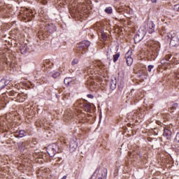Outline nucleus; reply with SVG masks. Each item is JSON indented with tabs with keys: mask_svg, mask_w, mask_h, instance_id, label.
<instances>
[{
	"mask_svg": "<svg viewBox=\"0 0 179 179\" xmlns=\"http://www.w3.org/2000/svg\"><path fill=\"white\" fill-rule=\"evenodd\" d=\"M74 112H72V110L64 112V121L65 122H69L71 120H73V118H76L80 122H83L85 118H86V114L82 111L90 113L92 111V106L87 101L79 99L74 103Z\"/></svg>",
	"mask_w": 179,
	"mask_h": 179,
	"instance_id": "1",
	"label": "nucleus"
},
{
	"mask_svg": "<svg viewBox=\"0 0 179 179\" xmlns=\"http://www.w3.org/2000/svg\"><path fill=\"white\" fill-rule=\"evenodd\" d=\"M87 73L92 79H97L100 76H106L107 70L101 61L96 60L87 68Z\"/></svg>",
	"mask_w": 179,
	"mask_h": 179,
	"instance_id": "2",
	"label": "nucleus"
},
{
	"mask_svg": "<svg viewBox=\"0 0 179 179\" xmlns=\"http://www.w3.org/2000/svg\"><path fill=\"white\" fill-rule=\"evenodd\" d=\"M10 55L6 51H0V69L2 68H10V69H15L16 64L15 62L10 61L9 57Z\"/></svg>",
	"mask_w": 179,
	"mask_h": 179,
	"instance_id": "3",
	"label": "nucleus"
},
{
	"mask_svg": "<svg viewBox=\"0 0 179 179\" xmlns=\"http://www.w3.org/2000/svg\"><path fill=\"white\" fill-rule=\"evenodd\" d=\"M57 29L54 24H48L45 26V28H41L38 33L39 38H45L48 37V34H52L54 33Z\"/></svg>",
	"mask_w": 179,
	"mask_h": 179,
	"instance_id": "4",
	"label": "nucleus"
},
{
	"mask_svg": "<svg viewBox=\"0 0 179 179\" xmlns=\"http://www.w3.org/2000/svg\"><path fill=\"white\" fill-rule=\"evenodd\" d=\"M20 17H22L23 22H31L34 19L36 12L31 9L24 8L20 11Z\"/></svg>",
	"mask_w": 179,
	"mask_h": 179,
	"instance_id": "5",
	"label": "nucleus"
},
{
	"mask_svg": "<svg viewBox=\"0 0 179 179\" xmlns=\"http://www.w3.org/2000/svg\"><path fill=\"white\" fill-rule=\"evenodd\" d=\"M89 3V0H75L74 6L76 10L78 12H85L87 9V4Z\"/></svg>",
	"mask_w": 179,
	"mask_h": 179,
	"instance_id": "6",
	"label": "nucleus"
},
{
	"mask_svg": "<svg viewBox=\"0 0 179 179\" xmlns=\"http://www.w3.org/2000/svg\"><path fill=\"white\" fill-rule=\"evenodd\" d=\"M9 95L12 96L14 101H17L18 103H23L27 99V94L24 93H17L15 91H11Z\"/></svg>",
	"mask_w": 179,
	"mask_h": 179,
	"instance_id": "7",
	"label": "nucleus"
},
{
	"mask_svg": "<svg viewBox=\"0 0 179 179\" xmlns=\"http://www.w3.org/2000/svg\"><path fill=\"white\" fill-rule=\"evenodd\" d=\"M97 27V33L98 36L101 41H108L110 40V36L107 34V32L104 31V28L101 26V24L98 23Z\"/></svg>",
	"mask_w": 179,
	"mask_h": 179,
	"instance_id": "8",
	"label": "nucleus"
},
{
	"mask_svg": "<svg viewBox=\"0 0 179 179\" xmlns=\"http://www.w3.org/2000/svg\"><path fill=\"white\" fill-rule=\"evenodd\" d=\"M89 47H90V41H83L78 44L77 51H78V52H81V54H86Z\"/></svg>",
	"mask_w": 179,
	"mask_h": 179,
	"instance_id": "9",
	"label": "nucleus"
},
{
	"mask_svg": "<svg viewBox=\"0 0 179 179\" xmlns=\"http://www.w3.org/2000/svg\"><path fill=\"white\" fill-rule=\"evenodd\" d=\"M17 147L21 153H26L30 148H33V145L30 143V141H25L18 143Z\"/></svg>",
	"mask_w": 179,
	"mask_h": 179,
	"instance_id": "10",
	"label": "nucleus"
},
{
	"mask_svg": "<svg viewBox=\"0 0 179 179\" xmlns=\"http://www.w3.org/2000/svg\"><path fill=\"white\" fill-rule=\"evenodd\" d=\"M6 123L2 119H0V134H2L3 138H8L10 131L6 129Z\"/></svg>",
	"mask_w": 179,
	"mask_h": 179,
	"instance_id": "11",
	"label": "nucleus"
},
{
	"mask_svg": "<svg viewBox=\"0 0 179 179\" xmlns=\"http://www.w3.org/2000/svg\"><path fill=\"white\" fill-rule=\"evenodd\" d=\"M125 59L127 66H131L132 65V63L134 62V59L132 58V51L129 50L125 54Z\"/></svg>",
	"mask_w": 179,
	"mask_h": 179,
	"instance_id": "12",
	"label": "nucleus"
},
{
	"mask_svg": "<svg viewBox=\"0 0 179 179\" xmlns=\"http://www.w3.org/2000/svg\"><path fill=\"white\" fill-rule=\"evenodd\" d=\"M170 47H178L179 45V38L177 35H173L171 36Z\"/></svg>",
	"mask_w": 179,
	"mask_h": 179,
	"instance_id": "13",
	"label": "nucleus"
},
{
	"mask_svg": "<svg viewBox=\"0 0 179 179\" xmlns=\"http://www.w3.org/2000/svg\"><path fill=\"white\" fill-rule=\"evenodd\" d=\"M143 37H145V31L141 32V31L138 30L137 34L134 36V43H139V41L143 39Z\"/></svg>",
	"mask_w": 179,
	"mask_h": 179,
	"instance_id": "14",
	"label": "nucleus"
},
{
	"mask_svg": "<svg viewBox=\"0 0 179 179\" xmlns=\"http://www.w3.org/2000/svg\"><path fill=\"white\" fill-rule=\"evenodd\" d=\"M55 148H57V145L49 146L47 148L48 154L49 155V156H50V157H52V156H55V153H57V150H55Z\"/></svg>",
	"mask_w": 179,
	"mask_h": 179,
	"instance_id": "15",
	"label": "nucleus"
},
{
	"mask_svg": "<svg viewBox=\"0 0 179 179\" xmlns=\"http://www.w3.org/2000/svg\"><path fill=\"white\" fill-rule=\"evenodd\" d=\"M150 44L152 48L153 51H160V43L156 41H151Z\"/></svg>",
	"mask_w": 179,
	"mask_h": 179,
	"instance_id": "16",
	"label": "nucleus"
},
{
	"mask_svg": "<svg viewBox=\"0 0 179 179\" xmlns=\"http://www.w3.org/2000/svg\"><path fill=\"white\" fill-rule=\"evenodd\" d=\"M48 171H50V169L45 167H41L39 169L38 171H37V174L41 177H45V174H47Z\"/></svg>",
	"mask_w": 179,
	"mask_h": 179,
	"instance_id": "17",
	"label": "nucleus"
},
{
	"mask_svg": "<svg viewBox=\"0 0 179 179\" xmlns=\"http://www.w3.org/2000/svg\"><path fill=\"white\" fill-rule=\"evenodd\" d=\"M155 23L152 21H150L148 24H147V29L148 30V33H150V34H152V33L155 32Z\"/></svg>",
	"mask_w": 179,
	"mask_h": 179,
	"instance_id": "18",
	"label": "nucleus"
},
{
	"mask_svg": "<svg viewBox=\"0 0 179 179\" xmlns=\"http://www.w3.org/2000/svg\"><path fill=\"white\" fill-rule=\"evenodd\" d=\"M70 152H75L76 149L78 148V143L75 141L74 140H70Z\"/></svg>",
	"mask_w": 179,
	"mask_h": 179,
	"instance_id": "19",
	"label": "nucleus"
},
{
	"mask_svg": "<svg viewBox=\"0 0 179 179\" xmlns=\"http://www.w3.org/2000/svg\"><path fill=\"white\" fill-rule=\"evenodd\" d=\"M164 136L166 138V139H171V130L169 129H164V133H163Z\"/></svg>",
	"mask_w": 179,
	"mask_h": 179,
	"instance_id": "20",
	"label": "nucleus"
},
{
	"mask_svg": "<svg viewBox=\"0 0 179 179\" xmlns=\"http://www.w3.org/2000/svg\"><path fill=\"white\" fill-rule=\"evenodd\" d=\"M14 136L15 138H23L24 136H26V131L24 130L17 131Z\"/></svg>",
	"mask_w": 179,
	"mask_h": 179,
	"instance_id": "21",
	"label": "nucleus"
},
{
	"mask_svg": "<svg viewBox=\"0 0 179 179\" xmlns=\"http://www.w3.org/2000/svg\"><path fill=\"white\" fill-rule=\"evenodd\" d=\"M20 51L21 54H27V52H29V48H27V45H21L20 47Z\"/></svg>",
	"mask_w": 179,
	"mask_h": 179,
	"instance_id": "22",
	"label": "nucleus"
},
{
	"mask_svg": "<svg viewBox=\"0 0 179 179\" xmlns=\"http://www.w3.org/2000/svg\"><path fill=\"white\" fill-rule=\"evenodd\" d=\"M12 10V9H9L8 8V7H3L1 9V13H3V15H5V13H6L7 15H5V16H10L9 15H12V13H10V11Z\"/></svg>",
	"mask_w": 179,
	"mask_h": 179,
	"instance_id": "23",
	"label": "nucleus"
},
{
	"mask_svg": "<svg viewBox=\"0 0 179 179\" xmlns=\"http://www.w3.org/2000/svg\"><path fill=\"white\" fill-rule=\"evenodd\" d=\"M52 65H54V64L50 60H45L43 63L44 68H52Z\"/></svg>",
	"mask_w": 179,
	"mask_h": 179,
	"instance_id": "24",
	"label": "nucleus"
},
{
	"mask_svg": "<svg viewBox=\"0 0 179 179\" xmlns=\"http://www.w3.org/2000/svg\"><path fill=\"white\" fill-rule=\"evenodd\" d=\"M35 125H36V127H37L38 128H41V127H44V120H38L35 122Z\"/></svg>",
	"mask_w": 179,
	"mask_h": 179,
	"instance_id": "25",
	"label": "nucleus"
},
{
	"mask_svg": "<svg viewBox=\"0 0 179 179\" xmlns=\"http://www.w3.org/2000/svg\"><path fill=\"white\" fill-rule=\"evenodd\" d=\"M64 83L66 86H71V85H73L71 78H66L64 80Z\"/></svg>",
	"mask_w": 179,
	"mask_h": 179,
	"instance_id": "26",
	"label": "nucleus"
},
{
	"mask_svg": "<svg viewBox=\"0 0 179 179\" xmlns=\"http://www.w3.org/2000/svg\"><path fill=\"white\" fill-rule=\"evenodd\" d=\"M39 16L41 17V20L42 22H43V23H45V22H47V20H48V15L43 14V13H40Z\"/></svg>",
	"mask_w": 179,
	"mask_h": 179,
	"instance_id": "27",
	"label": "nucleus"
},
{
	"mask_svg": "<svg viewBox=\"0 0 179 179\" xmlns=\"http://www.w3.org/2000/svg\"><path fill=\"white\" fill-rule=\"evenodd\" d=\"M178 108V104L177 103H175L172 105L171 108H169V113H174L175 110H177Z\"/></svg>",
	"mask_w": 179,
	"mask_h": 179,
	"instance_id": "28",
	"label": "nucleus"
},
{
	"mask_svg": "<svg viewBox=\"0 0 179 179\" xmlns=\"http://www.w3.org/2000/svg\"><path fill=\"white\" fill-rule=\"evenodd\" d=\"M5 107H6V102H5V100H3L1 96H0V110L5 108Z\"/></svg>",
	"mask_w": 179,
	"mask_h": 179,
	"instance_id": "29",
	"label": "nucleus"
},
{
	"mask_svg": "<svg viewBox=\"0 0 179 179\" xmlns=\"http://www.w3.org/2000/svg\"><path fill=\"white\" fill-rule=\"evenodd\" d=\"M61 75V72L59 71H53L51 73L50 76L53 78L54 79H57L59 76Z\"/></svg>",
	"mask_w": 179,
	"mask_h": 179,
	"instance_id": "30",
	"label": "nucleus"
},
{
	"mask_svg": "<svg viewBox=\"0 0 179 179\" xmlns=\"http://www.w3.org/2000/svg\"><path fill=\"white\" fill-rule=\"evenodd\" d=\"M121 54L120 52L113 55V62H117L118 61V58H120Z\"/></svg>",
	"mask_w": 179,
	"mask_h": 179,
	"instance_id": "31",
	"label": "nucleus"
},
{
	"mask_svg": "<svg viewBox=\"0 0 179 179\" xmlns=\"http://www.w3.org/2000/svg\"><path fill=\"white\" fill-rule=\"evenodd\" d=\"M106 13H108V15L113 13V8L111 7H108L105 9Z\"/></svg>",
	"mask_w": 179,
	"mask_h": 179,
	"instance_id": "32",
	"label": "nucleus"
},
{
	"mask_svg": "<svg viewBox=\"0 0 179 179\" xmlns=\"http://www.w3.org/2000/svg\"><path fill=\"white\" fill-rule=\"evenodd\" d=\"M169 59H170V57H166V59L161 60V64H169Z\"/></svg>",
	"mask_w": 179,
	"mask_h": 179,
	"instance_id": "33",
	"label": "nucleus"
},
{
	"mask_svg": "<svg viewBox=\"0 0 179 179\" xmlns=\"http://www.w3.org/2000/svg\"><path fill=\"white\" fill-rule=\"evenodd\" d=\"M77 64H79V59H74L71 62V65H76Z\"/></svg>",
	"mask_w": 179,
	"mask_h": 179,
	"instance_id": "34",
	"label": "nucleus"
},
{
	"mask_svg": "<svg viewBox=\"0 0 179 179\" xmlns=\"http://www.w3.org/2000/svg\"><path fill=\"white\" fill-rule=\"evenodd\" d=\"M112 52H113L111 50V48H110V46H109L108 48L107 54H106L108 58V57H110V55L112 54Z\"/></svg>",
	"mask_w": 179,
	"mask_h": 179,
	"instance_id": "35",
	"label": "nucleus"
},
{
	"mask_svg": "<svg viewBox=\"0 0 179 179\" xmlns=\"http://www.w3.org/2000/svg\"><path fill=\"white\" fill-rule=\"evenodd\" d=\"M38 2H41V3H43V5H46V3L48 2V0H37Z\"/></svg>",
	"mask_w": 179,
	"mask_h": 179,
	"instance_id": "36",
	"label": "nucleus"
},
{
	"mask_svg": "<svg viewBox=\"0 0 179 179\" xmlns=\"http://www.w3.org/2000/svg\"><path fill=\"white\" fill-rule=\"evenodd\" d=\"M153 68H155V66H153V65H149V66H148V72H152V69H153Z\"/></svg>",
	"mask_w": 179,
	"mask_h": 179,
	"instance_id": "37",
	"label": "nucleus"
},
{
	"mask_svg": "<svg viewBox=\"0 0 179 179\" xmlns=\"http://www.w3.org/2000/svg\"><path fill=\"white\" fill-rule=\"evenodd\" d=\"M173 10H176V12H179V5L178 4L175 5L173 6Z\"/></svg>",
	"mask_w": 179,
	"mask_h": 179,
	"instance_id": "38",
	"label": "nucleus"
},
{
	"mask_svg": "<svg viewBox=\"0 0 179 179\" xmlns=\"http://www.w3.org/2000/svg\"><path fill=\"white\" fill-rule=\"evenodd\" d=\"M30 143L32 145L33 148H34V145H37V141L34 138L32 139V142Z\"/></svg>",
	"mask_w": 179,
	"mask_h": 179,
	"instance_id": "39",
	"label": "nucleus"
},
{
	"mask_svg": "<svg viewBox=\"0 0 179 179\" xmlns=\"http://www.w3.org/2000/svg\"><path fill=\"white\" fill-rule=\"evenodd\" d=\"M6 85H4L3 81H0V89H3L5 87Z\"/></svg>",
	"mask_w": 179,
	"mask_h": 179,
	"instance_id": "40",
	"label": "nucleus"
},
{
	"mask_svg": "<svg viewBox=\"0 0 179 179\" xmlns=\"http://www.w3.org/2000/svg\"><path fill=\"white\" fill-rule=\"evenodd\" d=\"M60 141L61 142H63L64 145H66V139H65L64 137H61Z\"/></svg>",
	"mask_w": 179,
	"mask_h": 179,
	"instance_id": "41",
	"label": "nucleus"
},
{
	"mask_svg": "<svg viewBox=\"0 0 179 179\" xmlns=\"http://www.w3.org/2000/svg\"><path fill=\"white\" fill-rule=\"evenodd\" d=\"M175 141H176V142H179V133H178L175 137Z\"/></svg>",
	"mask_w": 179,
	"mask_h": 179,
	"instance_id": "42",
	"label": "nucleus"
},
{
	"mask_svg": "<svg viewBox=\"0 0 179 179\" xmlns=\"http://www.w3.org/2000/svg\"><path fill=\"white\" fill-rule=\"evenodd\" d=\"M15 89H17V90H20V84H16L15 85Z\"/></svg>",
	"mask_w": 179,
	"mask_h": 179,
	"instance_id": "43",
	"label": "nucleus"
},
{
	"mask_svg": "<svg viewBox=\"0 0 179 179\" xmlns=\"http://www.w3.org/2000/svg\"><path fill=\"white\" fill-rule=\"evenodd\" d=\"M87 97H89V99H93L94 96L92 94H88Z\"/></svg>",
	"mask_w": 179,
	"mask_h": 179,
	"instance_id": "44",
	"label": "nucleus"
},
{
	"mask_svg": "<svg viewBox=\"0 0 179 179\" xmlns=\"http://www.w3.org/2000/svg\"><path fill=\"white\" fill-rule=\"evenodd\" d=\"M152 3H156V2H157V0H151Z\"/></svg>",
	"mask_w": 179,
	"mask_h": 179,
	"instance_id": "45",
	"label": "nucleus"
},
{
	"mask_svg": "<svg viewBox=\"0 0 179 179\" xmlns=\"http://www.w3.org/2000/svg\"><path fill=\"white\" fill-rule=\"evenodd\" d=\"M61 179H66V176H64Z\"/></svg>",
	"mask_w": 179,
	"mask_h": 179,
	"instance_id": "46",
	"label": "nucleus"
},
{
	"mask_svg": "<svg viewBox=\"0 0 179 179\" xmlns=\"http://www.w3.org/2000/svg\"><path fill=\"white\" fill-rule=\"evenodd\" d=\"M43 83H47V80L45 79V80L43 81Z\"/></svg>",
	"mask_w": 179,
	"mask_h": 179,
	"instance_id": "47",
	"label": "nucleus"
},
{
	"mask_svg": "<svg viewBox=\"0 0 179 179\" xmlns=\"http://www.w3.org/2000/svg\"><path fill=\"white\" fill-rule=\"evenodd\" d=\"M142 71H143V73H145V69H143Z\"/></svg>",
	"mask_w": 179,
	"mask_h": 179,
	"instance_id": "48",
	"label": "nucleus"
},
{
	"mask_svg": "<svg viewBox=\"0 0 179 179\" xmlns=\"http://www.w3.org/2000/svg\"><path fill=\"white\" fill-rule=\"evenodd\" d=\"M98 179H103L101 177L99 178Z\"/></svg>",
	"mask_w": 179,
	"mask_h": 179,
	"instance_id": "49",
	"label": "nucleus"
},
{
	"mask_svg": "<svg viewBox=\"0 0 179 179\" xmlns=\"http://www.w3.org/2000/svg\"><path fill=\"white\" fill-rule=\"evenodd\" d=\"M115 1H119V0H115Z\"/></svg>",
	"mask_w": 179,
	"mask_h": 179,
	"instance_id": "50",
	"label": "nucleus"
}]
</instances>
